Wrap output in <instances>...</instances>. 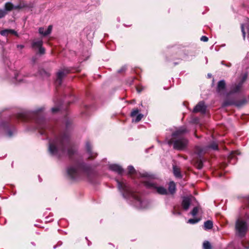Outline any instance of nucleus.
Segmentation results:
<instances>
[{
	"label": "nucleus",
	"mask_w": 249,
	"mask_h": 249,
	"mask_svg": "<svg viewBox=\"0 0 249 249\" xmlns=\"http://www.w3.org/2000/svg\"><path fill=\"white\" fill-rule=\"evenodd\" d=\"M241 30H242L243 38H244V39H245L246 33H245V29H244V25L243 24L241 25Z\"/></svg>",
	"instance_id": "nucleus-31"
},
{
	"label": "nucleus",
	"mask_w": 249,
	"mask_h": 249,
	"mask_svg": "<svg viewBox=\"0 0 249 249\" xmlns=\"http://www.w3.org/2000/svg\"><path fill=\"white\" fill-rule=\"evenodd\" d=\"M177 213L178 214H179V215H180V212H177Z\"/></svg>",
	"instance_id": "nucleus-43"
},
{
	"label": "nucleus",
	"mask_w": 249,
	"mask_h": 249,
	"mask_svg": "<svg viewBox=\"0 0 249 249\" xmlns=\"http://www.w3.org/2000/svg\"><path fill=\"white\" fill-rule=\"evenodd\" d=\"M208 76L209 77H210L211 76V74H208Z\"/></svg>",
	"instance_id": "nucleus-44"
},
{
	"label": "nucleus",
	"mask_w": 249,
	"mask_h": 249,
	"mask_svg": "<svg viewBox=\"0 0 249 249\" xmlns=\"http://www.w3.org/2000/svg\"><path fill=\"white\" fill-rule=\"evenodd\" d=\"M52 29H53L52 25H49L47 29L45 31L44 30V28L40 27L38 29V32L40 35L45 36H47L50 35L51 33Z\"/></svg>",
	"instance_id": "nucleus-14"
},
{
	"label": "nucleus",
	"mask_w": 249,
	"mask_h": 249,
	"mask_svg": "<svg viewBox=\"0 0 249 249\" xmlns=\"http://www.w3.org/2000/svg\"><path fill=\"white\" fill-rule=\"evenodd\" d=\"M19 6L14 7L13 5L11 2H7L5 4L4 8L6 11H10L13 8H18Z\"/></svg>",
	"instance_id": "nucleus-19"
},
{
	"label": "nucleus",
	"mask_w": 249,
	"mask_h": 249,
	"mask_svg": "<svg viewBox=\"0 0 249 249\" xmlns=\"http://www.w3.org/2000/svg\"><path fill=\"white\" fill-rule=\"evenodd\" d=\"M247 201L249 204V196L247 197Z\"/></svg>",
	"instance_id": "nucleus-42"
},
{
	"label": "nucleus",
	"mask_w": 249,
	"mask_h": 249,
	"mask_svg": "<svg viewBox=\"0 0 249 249\" xmlns=\"http://www.w3.org/2000/svg\"><path fill=\"white\" fill-rule=\"evenodd\" d=\"M117 182L118 188L122 193L123 196L124 198L132 197L135 201V206L138 209L144 208L143 206L144 202L141 200L138 195L134 193L132 189L127 183L118 180Z\"/></svg>",
	"instance_id": "nucleus-2"
},
{
	"label": "nucleus",
	"mask_w": 249,
	"mask_h": 249,
	"mask_svg": "<svg viewBox=\"0 0 249 249\" xmlns=\"http://www.w3.org/2000/svg\"><path fill=\"white\" fill-rule=\"evenodd\" d=\"M191 198L189 197H184L182 199V206L185 210H187L190 205Z\"/></svg>",
	"instance_id": "nucleus-15"
},
{
	"label": "nucleus",
	"mask_w": 249,
	"mask_h": 249,
	"mask_svg": "<svg viewBox=\"0 0 249 249\" xmlns=\"http://www.w3.org/2000/svg\"><path fill=\"white\" fill-rule=\"evenodd\" d=\"M43 41L42 39H34L32 43V47L35 49H38V53L40 54H43L45 53V50L42 47Z\"/></svg>",
	"instance_id": "nucleus-8"
},
{
	"label": "nucleus",
	"mask_w": 249,
	"mask_h": 249,
	"mask_svg": "<svg viewBox=\"0 0 249 249\" xmlns=\"http://www.w3.org/2000/svg\"><path fill=\"white\" fill-rule=\"evenodd\" d=\"M248 245H246V244H244V247H245V248L248 249H249V243H248Z\"/></svg>",
	"instance_id": "nucleus-39"
},
{
	"label": "nucleus",
	"mask_w": 249,
	"mask_h": 249,
	"mask_svg": "<svg viewBox=\"0 0 249 249\" xmlns=\"http://www.w3.org/2000/svg\"><path fill=\"white\" fill-rule=\"evenodd\" d=\"M24 47V45H18L17 48L19 49H22Z\"/></svg>",
	"instance_id": "nucleus-37"
},
{
	"label": "nucleus",
	"mask_w": 249,
	"mask_h": 249,
	"mask_svg": "<svg viewBox=\"0 0 249 249\" xmlns=\"http://www.w3.org/2000/svg\"><path fill=\"white\" fill-rule=\"evenodd\" d=\"M225 82L224 80H220L218 82L217 87V91L220 94H221L225 89Z\"/></svg>",
	"instance_id": "nucleus-16"
},
{
	"label": "nucleus",
	"mask_w": 249,
	"mask_h": 249,
	"mask_svg": "<svg viewBox=\"0 0 249 249\" xmlns=\"http://www.w3.org/2000/svg\"><path fill=\"white\" fill-rule=\"evenodd\" d=\"M139 110L137 108L133 109L131 112V116L132 117H134L135 116H137L136 118L135 119H133V122L137 123L139 122L142 119L143 115L141 113L139 114Z\"/></svg>",
	"instance_id": "nucleus-11"
},
{
	"label": "nucleus",
	"mask_w": 249,
	"mask_h": 249,
	"mask_svg": "<svg viewBox=\"0 0 249 249\" xmlns=\"http://www.w3.org/2000/svg\"><path fill=\"white\" fill-rule=\"evenodd\" d=\"M110 170L117 173L118 174H122L124 171L121 166L118 164H111L109 166Z\"/></svg>",
	"instance_id": "nucleus-13"
},
{
	"label": "nucleus",
	"mask_w": 249,
	"mask_h": 249,
	"mask_svg": "<svg viewBox=\"0 0 249 249\" xmlns=\"http://www.w3.org/2000/svg\"><path fill=\"white\" fill-rule=\"evenodd\" d=\"M240 154V152L238 151H235L231 152V155L229 156V159L230 160V162L231 163H233L232 162V160H234V159H236V156Z\"/></svg>",
	"instance_id": "nucleus-21"
},
{
	"label": "nucleus",
	"mask_w": 249,
	"mask_h": 249,
	"mask_svg": "<svg viewBox=\"0 0 249 249\" xmlns=\"http://www.w3.org/2000/svg\"><path fill=\"white\" fill-rule=\"evenodd\" d=\"M247 229V222L241 218H238L235 223V230L237 234L239 236L243 237L246 234Z\"/></svg>",
	"instance_id": "nucleus-5"
},
{
	"label": "nucleus",
	"mask_w": 249,
	"mask_h": 249,
	"mask_svg": "<svg viewBox=\"0 0 249 249\" xmlns=\"http://www.w3.org/2000/svg\"><path fill=\"white\" fill-rule=\"evenodd\" d=\"M13 133L11 130L8 129L7 132V136L9 137H11L13 136Z\"/></svg>",
	"instance_id": "nucleus-32"
},
{
	"label": "nucleus",
	"mask_w": 249,
	"mask_h": 249,
	"mask_svg": "<svg viewBox=\"0 0 249 249\" xmlns=\"http://www.w3.org/2000/svg\"><path fill=\"white\" fill-rule=\"evenodd\" d=\"M204 228L206 230H210L213 228V223L211 220H207L205 222L204 224Z\"/></svg>",
	"instance_id": "nucleus-22"
},
{
	"label": "nucleus",
	"mask_w": 249,
	"mask_h": 249,
	"mask_svg": "<svg viewBox=\"0 0 249 249\" xmlns=\"http://www.w3.org/2000/svg\"><path fill=\"white\" fill-rule=\"evenodd\" d=\"M246 103V100L245 99L243 100L241 102L236 103L235 105L237 107H240L241 106H243L245 105Z\"/></svg>",
	"instance_id": "nucleus-29"
},
{
	"label": "nucleus",
	"mask_w": 249,
	"mask_h": 249,
	"mask_svg": "<svg viewBox=\"0 0 249 249\" xmlns=\"http://www.w3.org/2000/svg\"><path fill=\"white\" fill-rule=\"evenodd\" d=\"M125 68L124 67L122 68L121 69H120L118 71V72H121L125 70Z\"/></svg>",
	"instance_id": "nucleus-38"
},
{
	"label": "nucleus",
	"mask_w": 249,
	"mask_h": 249,
	"mask_svg": "<svg viewBox=\"0 0 249 249\" xmlns=\"http://www.w3.org/2000/svg\"><path fill=\"white\" fill-rule=\"evenodd\" d=\"M198 208L196 207L194 208L192 211L191 212V214L193 216L196 215L198 213Z\"/></svg>",
	"instance_id": "nucleus-27"
},
{
	"label": "nucleus",
	"mask_w": 249,
	"mask_h": 249,
	"mask_svg": "<svg viewBox=\"0 0 249 249\" xmlns=\"http://www.w3.org/2000/svg\"><path fill=\"white\" fill-rule=\"evenodd\" d=\"M25 116V115H23L22 116H21V117H24Z\"/></svg>",
	"instance_id": "nucleus-46"
},
{
	"label": "nucleus",
	"mask_w": 249,
	"mask_h": 249,
	"mask_svg": "<svg viewBox=\"0 0 249 249\" xmlns=\"http://www.w3.org/2000/svg\"><path fill=\"white\" fill-rule=\"evenodd\" d=\"M49 150L53 156L60 157L67 154L71 156L75 152L70 142V135L68 133L61 134L49 142Z\"/></svg>",
	"instance_id": "nucleus-1"
},
{
	"label": "nucleus",
	"mask_w": 249,
	"mask_h": 249,
	"mask_svg": "<svg viewBox=\"0 0 249 249\" xmlns=\"http://www.w3.org/2000/svg\"><path fill=\"white\" fill-rule=\"evenodd\" d=\"M0 127H5V124L3 123H0Z\"/></svg>",
	"instance_id": "nucleus-40"
},
{
	"label": "nucleus",
	"mask_w": 249,
	"mask_h": 249,
	"mask_svg": "<svg viewBox=\"0 0 249 249\" xmlns=\"http://www.w3.org/2000/svg\"><path fill=\"white\" fill-rule=\"evenodd\" d=\"M187 130L185 127H181L172 134L173 138L168 141V144H173V147L178 150H184L187 146L188 140L182 136L186 133Z\"/></svg>",
	"instance_id": "nucleus-3"
},
{
	"label": "nucleus",
	"mask_w": 249,
	"mask_h": 249,
	"mask_svg": "<svg viewBox=\"0 0 249 249\" xmlns=\"http://www.w3.org/2000/svg\"><path fill=\"white\" fill-rule=\"evenodd\" d=\"M40 134H41V135H43V134H44V133H43V132H40Z\"/></svg>",
	"instance_id": "nucleus-45"
},
{
	"label": "nucleus",
	"mask_w": 249,
	"mask_h": 249,
	"mask_svg": "<svg viewBox=\"0 0 249 249\" xmlns=\"http://www.w3.org/2000/svg\"><path fill=\"white\" fill-rule=\"evenodd\" d=\"M68 72L66 71H60L57 73V79L55 83L57 85H60L61 84L62 78L66 75Z\"/></svg>",
	"instance_id": "nucleus-12"
},
{
	"label": "nucleus",
	"mask_w": 249,
	"mask_h": 249,
	"mask_svg": "<svg viewBox=\"0 0 249 249\" xmlns=\"http://www.w3.org/2000/svg\"><path fill=\"white\" fill-rule=\"evenodd\" d=\"M200 40L204 42H206L208 40V38L206 36H202Z\"/></svg>",
	"instance_id": "nucleus-34"
},
{
	"label": "nucleus",
	"mask_w": 249,
	"mask_h": 249,
	"mask_svg": "<svg viewBox=\"0 0 249 249\" xmlns=\"http://www.w3.org/2000/svg\"><path fill=\"white\" fill-rule=\"evenodd\" d=\"M231 105V103H229V102H225L223 103V107H226V106H229V105Z\"/></svg>",
	"instance_id": "nucleus-36"
},
{
	"label": "nucleus",
	"mask_w": 249,
	"mask_h": 249,
	"mask_svg": "<svg viewBox=\"0 0 249 249\" xmlns=\"http://www.w3.org/2000/svg\"><path fill=\"white\" fill-rule=\"evenodd\" d=\"M168 190L172 194L175 193L176 191V185L173 181H171L169 184Z\"/></svg>",
	"instance_id": "nucleus-20"
},
{
	"label": "nucleus",
	"mask_w": 249,
	"mask_h": 249,
	"mask_svg": "<svg viewBox=\"0 0 249 249\" xmlns=\"http://www.w3.org/2000/svg\"><path fill=\"white\" fill-rule=\"evenodd\" d=\"M247 77V74H245L241 81L237 84L233 85L231 87L230 94L235 93L240 91L242 87V85L244 81L246 80Z\"/></svg>",
	"instance_id": "nucleus-9"
},
{
	"label": "nucleus",
	"mask_w": 249,
	"mask_h": 249,
	"mask_svg": "<svg viewBox=\"0 0 249 249\" xmlns=\"http://www.w3.org/2000/svg\"><path fill=\"white\" fill-rule=\"evenodd\" d=\"M0 34L3 36H6L9 34H14L17 36H18L17 33L15 30L12 29H5L2 30L0 31Z\"/></svg>",
	"instance_id": "nucleus-18"
},
{
	"label": "nucleus",
	"mask_w": 249,
	"mask_h": 249,
	"mask_svg": "<svg viewBox=\"0 0 249 249\" xmlns=\"http://www.w3.org/2000/svg\"><path fill=\"white\" fill-rule=\"evenodd\" d=\"M173 172L176 177L178 178H180L181 177L179 169L175 166H173Z\"/></svg>",
	"instance_id": "nucleus-23"
},
{
	"label": "nucleus",
	"mask_w": 249,
	"mask_h": 249,
	"mask_svg": "<svg viewBox=\"0 0 249 249\" xmlns=\"http://www.w3.org/2000/svg\"><path fill=\"white\" fill-rule=\"evenodd\" d=\"M128 174H133L136 172V171L133 167V166L130 165L128 167Z\"/></svg>",
	"instance_id": "nucleus-25"
},
{
	"label": "nucleus",
	"mask_w": 249,
	"mask_h": 249,
	"mask_svg": "<svg viewBox=\"0 0 249 249\" xmlns=\"http://www.w3.org/2000/svg\"><path fill=\"white\" fill-rule=\"evenodd\" d=\"M86 148L87 153L89 155V158H93L96 155V153H94L91 151V147L90 143L87 142L86 144Z\"/></svg>",
	"instance_id": "nucleus-17"
},
{
	"label": "nucleus",
	"mask_w": 249,
	"mask_h": 249,
	"mask_svg": "<svg viewBox=\"0 0 249 249\" xmlns=\"http://www.w3.org/2000/svg\"><path fill=\"white\" fill-rule=\"evenodd\" d=\"M198 166H199V169L201 168L202 167V164H201V163H199Z\"/></svg>",
	"instance_id": "nucleus-41"
},
{
	"label": "nucleus",
	"mask_w": 249,
	"mask_h": 249,
	"mask_svg": "<svg viewBox=\"0 0 249 249\" xmlns=\"http://www.w3.org/2000/svg\"><path fill=\"white\" fill-rule=\"evenodd\" d=\"M206 106L203 102H199L197 105L193 109V112H200L202 114H204L206 112Z\"/></svg>",
	"instance_id": "nucleus-10"
},
{
	"label": "nucleus",
	"mask_w": 249,
	"mask_h": 249,
	"mask_svg": "<svg viewBox=\"0 0 249 249\" xmlns=\"http://www.w3.org/2000/svg\"><path fill=\"white\" fill-rule=\"evenodd\" d=\"M203 152L202 149H199V147H197L196 149V153L198 155H200Z\"/></svg>",
	"instance_id": "nucleus-33"
},
{
	"label": "nucleus",
	"mask_w": 249,
	"mask_h": 249,
	"mask_svg": "<svg viewBox=\"0 0 249 249\" xmlns=\"http://www.w3.org/2000/svg\"><path fill=\"white\" fill-rule=\"evenodd\" d=\"M199 221V219L194 218V219H190L188 221V223L192 224H194L197 223Z\"/></svg>",
	"instance_id": "nucleus-26"
},
{
	"label": "nucleus",
	"mask_w": 249,
	"mask_h": 249,
	"mask_svg": "<svg viewBox=\"0 0 249 249\" xmlns=\"http://www.w3.org/2000/svg\"><path fill=\"white\" fill-rule=\"evenodd\" d=\"M67 174L71 179L76 178L80 173V167L78 165L71 166L67 169Z\"/></svg>",
	"instance_id": "nucleus-6"
},
{
	"label": "nucleus",
	"mask_w": 249,
	"mask_h": 249,
	"mask_svg": "<svg viewBox=\"0 0 249 249\" xmlns=\"http://www.w3.org/2000/svg\"><path fill=\"white\" fill-rule=\"evenodd\" d=\"M59 110V108L58 107H53L52 108V111L53 112H55Z\"/></svg>",
	"instance_id": "nucleus-35"
},
{
	"label": "nucleus",
	"mask_w": 249,
	"mask_h": 249,
	"mask_svg": "<svg viewBox=\"0 0 249 249\" xmlns=\"http://www.w3.org/2000/svg\"><path fill=\"white\" fill-rule=\"evenodd\" d=\"M210 148L213 149V150H217L218 149V145L216 143L214 142L212 143L210 146Z\"/></svg>",
	"instance_id": "nucleus-28"
},
{
	"label": "nucleus",
	"mask_w": 249,
	"mask_h": 249,
	"mask_svg": "<svg viewBox=\"0 0 249 249\" xmlns=\"http://www.w3.org/2000/svg\"><path fill=\"white\" fill-rule=\"evenodd\" d=\"M6 14V12L2 9H0V18H3Z\"/></svg>",
	"instance_id": "nucleus-30"
},
{
	"label": "nucleus",
	"mask_w": 249,
	"mask_h": 249,
	"mask_svg": "<svg viewBox=\"0 0 249 249\" xmlns=\"http://www.w3.org/2000/svg\"><path fill=\"white\" fill-rule=\"evenodd\" d=\"M203 249H211V245L208 241H205L203 244Z\"/></svg>",
	"instance_id": "nucleus-24"
},
{
	"label": "nucleus",
	"mask_w": 249,
	"mask_h": 249,
	"mask_svg": "<svg viewBox=\"0 0 249 249\" xmlns=\"http://www.w3.org/2000/svg\"><path fill=\"white\" fill-rule=\"evenodd\" d=\"M42 108H40L37 110H36L32 113V116H33L34 119L35 120L36 123L38 124L39 126H38V128H43L44 126H42L41 124L44 123L43 119L41 118L42 116Z\"/></svg>",
	"instance_id": "nucleus-7"
},
{
	"label": "nucleus",
	"mask_w": 249,
	"mask_h": 249,
	"mask_svg": "<svg viewBox=\"0 0 249 249\" xmlns=\"http://www.w3.org/2000/svg\"><path fill=\"white\" fill-rule=\"evenodd\" d=\"M140 176L144 178L142 180L143 182L144 185L149 189H153L156 191V192L160 195H166L167 193V190L162 186H158L156 183H155L152 180L153 176L149 175L148 173L144 172L142 173H140Z\"/></svg>",
	"instance_id": "nucleus-4"
}]
</instances>
